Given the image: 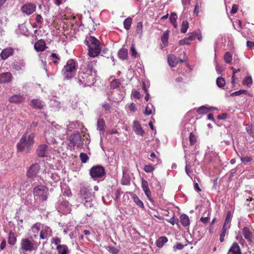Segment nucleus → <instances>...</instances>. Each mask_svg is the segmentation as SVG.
Returning <instances> with one entry per match:
<instances>
[{"mask_svg":"<svg viewBox=\"0 0 254 254\" xmlns=\"http://www.w3.org/2000/svg\"><path fill=\"white\" fill-rule=\"evenodd\" d=\"M25 98L23 95L15 94L9 98V101L12 103L19 104L23 102Z\"/></svg>","mask_w":254,"mask_h":254,"instance_id":"4be33fe9","label":"nucleus"},{"mask_svg":"<svg viewBox=\"0 0 254 254\" xmlns=\"http://www.w3.org/2000/svg\"><path fill=\"white\" fill-rule=\"evenodd\" d=\"M175 215L173 214V216L170 218V219H166V220L170 223V224H171L172 225H174L176 223V219L175 218Z\"/></svg>","mask_w":254,"mask_h":254,"instance_id":"0e129e2a","label":"nucleus"},{"mask_svg":"<svg viewBox=\"0 0 254 254\" xmlns=\"http://www.w3.org/2000/svg\"><path fill=\"white\" fill-rule=\"evenodd\" d=\"M17 239L13 232L10 231L8 235V243L11 245H14L16 244Z\"/></svg>","mask_w":254,"mask_h":254,"instance_id":"cd10ccee","label":"nucleus"},{"mask_svg":"<svg viewBox=\"0 0 254 254\" xmlns=\"http://www.w3.org/2000/svg\"><path fill=\"white\" fill-rule=\"evenodd\" d=\"M177 18L178 16L175 12H172L171 13L169 19L175 28H177L178 27V24L177 23Z\"/></svg>","mask_w":254,"mask_h":254,"instance_id":"c85d7f7f","label":"nucleus"},{"mask_svg":"<svg viewBox=\"0 0 254 254\" xmlns=\"http://www.w3.org/2000/svg\"><path fill=\"white\" fill-rule=\"evenodd\" d=\"M107 250L110 253L113 254H117L119 252V251L118 249H117L116 248H115L112 246H108Z\"/></svg>","mask_w":254,"mask_h":254,"instance_id":"09e8293b","label":"nucleus"},{"mask_svg":"<svg viewBox=\"0 0 254 254\" xmlns=\"http://www.w3.org/2000/svg\"><path fill=\"white\" fill-rule=\"evenodd\" d=\"M133 130L137 135L143 136L144 131L142 129L139 122L135 121L133 122Z\"/></svg>","mask_w":254,"mask_h":254,"instance_id":"412c9836","label":"nucleus"},{"mask_svg":"<svg viewBox=\"0 0 254 254\" xmlns=\"http://www.w3.org/2000/svg\"><path fill=\"white\" fill-rule=\"evenodd\" d=\"M79 157L82 163H85L89 159V157L85 153H81L79 155Z\"/></svg>","mask_w":254,"mask_h":254,"instance_id":"c03bdc74","label":"nucleus"},{"mask_svg":"<svg viewBox=\"0 0 254 254\" xmlns=\"http://www.w3.org/2000/svg\"><path fill=\"white\" fill-rule=\"evenodd\" d=\"M248 91L246 90L241 89L239 91H235L231 94L232 96H239L241 94H246Z\"/></svg>","mask_w":254,"mask_h":254,"instance_id":"3c124183","label":"nucleus"},{"mask_svg":"<svg viewBox=\"0 0 254 254\" xmlns=\"http://www.w3.org/2000/svg\"><path fill=\"white\" fill-rule=\"evenodd\" d=\"M230 226L223 225L221 232L220 234V242H223L224 241V237L227 233L228 230L230 228Z\"/></svg>","mask_w":254,"mask_h":254,"instance_id":"393cba45","label":"nucleus"},{"mask_svg":"<svg viewBox=\"0 0 254 254\" xmlns=\"http://www.w3.org/2000/svg\"><path fill=\"white\" fill-rule=\"evenodd\" d=\"M190 40L189 39H188L187 37L183 39H181V40L179 41V45H190Z\"/></svg>","mask_w":254,"mask_h":254,"instance_id":"603ef678","label":"nucleus"},{"mask_svg":"<svg viewBox=\"0 0 254 254\" xmlns=\"http://www.w3.org/2000/svg\"><path fill=\"white\" fill-rule=\"evenodd\" d=\"M84 139L82 137L81 134L79 132L72 134L69 138V145L74 147L77 146V148L83 147Z\"/></svg>","mask_w":254,"mask_h":254,"instance_id":"0eeeda50","label":"nucleus"},{"mask_svg":"<svg viewBox=\"0 0 254 254\" xmlns=\"http://www.w3.org/2000/svg\"><path fill=\"white\" fill-rule=\"evenodd\" d=\"M225 80L224 78L221 77H219L216 79V84L217 85L220 87L222 88L225 85Z\"/></svg>","mask_w":254,"mask_h":254,"instance_id":"58836bf2","label":"nucleus"},{"mask_svg":"<svg viewBox=\"0 0 254 254\" xmlns=\"http://www.w3.org/2000/svg\"><path fill=\"white\" fill-rule=\"evenodd\" d=\"M25 66V64L23 62L15 61L12 63V66L15 70L19 71L22 70Z\"/></svg>","mask_w":254,"mask_h":254,"instance_id":"a878e982","label":"nucleus"},{"mask_svg":"<svg viewBox=\"0 0 254 254\" xmlns=\"http://www.w3.org/2000/svg\"><path fill=\"white\" fill-rule=\"evenodd\" d=\"M34 137L33 133H30L27 137L26 134L23 135L17 144V150L19 152H23L25 150H29L34 144Z\"/></svg>","mask_w":254,"mask_h":254,"instance_id":"20e7f679","label":"nucleus"},{"mask_svg":"<svg viewBox=\"0 0 254 254\" xmlns=\"http://www.w3.org/2000/svg\"><path fill=\"white\" fill-rule=\"evenodd\" d=\"M189 28V23L187 21H183L181 24V32L185 33Z\"/></svg>","mask_w":254,"mask_h":254,"instance_id":"ea45409f","label":"nucleus"},{"mask_svg":"<svg viewBox=\"0 0 254 254\" xmlns=\"http://www.w3.org/2000/svg\"><path fill=\"white\" fill-rule=\"evenodd\" d=\"M190 142L191 145H193L196 142V138L195 135L192 133L191 132L189 136Z\"/></svg>","mask_w":254,"mask_h":254,"instance_id":"a18cd8bd","label":"nucleus"},{"mask_svg":"<svg viewBox=\"0 0 254 254\" xmlns=\"http://www.w3.org/2000/svg\"><path fill=\"white\" fill-rule=\"evenodd\" d=\"M128 108H129V110L131 111V112H135L136 110H137V108H136V105L134 103H131L129 106H128Z\"/></svg>","mask_w":254,"mask_h":254,"instance_id":"052dcab7","label":"nucleus"},{"mask_svg":"<svg viewBox=\"0 0 254 254\" xmlns=\"http://www.w3.org/2000/svg\"><path fill=\"white\" fill-rule=\"evenodd\" d=\"M247 47L248 49L252 50L254 49V42L251 41H247Z\"/></svg>","mask_w":254,"mask_h":254,"instance_id":"bf43d9fd","label":"nucleus"},{"mask_svg":"<svg viewBox=\"0 0 254 254\" xmlns=\"http://www.w3.org/2000/svg\"><path fill=\"white\" fill-rule=\"evenodd\" d=\"M242 232L245 239L247 240L250 244L254 242V235L248 227H244L242 229Z\"/></svg>","mask_w":254,"mask_h":254,"instance_id":"ddd939ff","label":"nucleus"},{"mask_svg":"<svg viewBox=\"0 0 254 254\" xmlns=\"http://www.w3.org/2000/svg\"><path fill=\"white\" fill-rule=\"evenodd\" d=\"M209 215V212L207 214H206V212L204 213L203 214V216L200 218V221L204 224H207L210 220Z\"/></svg>","mask_w":254,"mask_h":254,"instance_id":"e433bc0d","label":"nucleus"},{"mask_svg":"<svg viewBox=\"0 0 254 254\" xmlns=\"http://www.w3.org/2000/svg\"><path fill=\"white\" fill-rule=\"evenodd\" d=\"M119 57L122 60H125L127 57V50L122 48L118 52Z\"/></svg>","mask_w":254,"mask_h":254,"instance_id":"72a5a7b5","label":"nucleus"},{"mask_svg":"<svg viewBox=\"0 0 254 254\" xmlns=\"http://www.w3.org/2000/svg\"><path fill=\"white\" fill-rule=\"evenodd\" d=\"M52 235V231L50 227L45 226L42 227L40 232V238L41 239L47 240L48 238Z\"/></svg>","mask_w":254,"mask_h":254,"instance_id":"4468645a","label":"nucleus"},{"mask_svg":"<svg viewBox=\"0 0 254 254\" xmlns=\"http://www.w3.org/2000/svg\"><path fill=\"white\" fill-rule=\"evenodd\" d=\"M79 194L83 200L91 198L92 196L90 190L85 187L81 188Z\"/></svg>","mask_w":254,"mask_h":254,"instance_id":"a211bd4d","label":"nucleus"},{"mask_svg":"<svg viewBox=\"0 0 254 254\" xmlns=\"http://www.w3.org/2000/svg\"><path fill=\"white\" fill-rule=\"evenodd\" d=\"M200 10V6L197 3L195 5V8L194 10V13L196 15H198L199 11Z\"/></svg>","mask_w":254,"mask_h":254,"instance_id":"69168bd1","label":"nucleus"},{"mask_svg":"<svg viewBox=\"0 0 254 254\" xmlns=\"http://www.w3.org/2000/svg\"><path fill=\"white\" fill-rule=\"evenodd\" d=\"M34 48L37 52H43L46 48L45 41L43 39L39 40L35 43Z\"/></svg>","mask_w":254,"mask_h":254,"instance_id":"aec40b11","label":"nucleus"},{"mask_svg":"<svg viewBox=\"0 0 254 254\" xmlns=\"http://www.w3.org/2000/svg\"><path fill=\"white\" fill-rule=\"evenodd\" d=\"M50 150V148L47 145L45 144H40L36 150V154L39 157H47Z\"/></svg>","mask_w":254,"mask_h":254,"instance_id":"9d476101","label":"nucleus"},{"mask_svg":"<svg viewBox=\"0 0 254 254\" xmlns=\"http://www.w3.org/2000/svg\"><path fill=\"white\" fill-rule=\"evenodd\" d=\"M37 235L35 234L33 237H31L29 238H23L21 240L20 247V249L23 252H31L33 251H36L40 243H37L35 240H33V238H36Z\"/></svg>","mask_w":254,"mask_h":254,"instance_id":"7ed1b4c3","label":"nucleus"},{"mask_svg":"<svg viewBox=\"0 0 254 254\" xmlns=\"http://www.w3.org/2000/svg\"><path fill=\"white\" fill-rule=\"evenodd\" d=\"M29 105L33 109L37 110H42L46 106L45 103L39 98L32 99Z\"/></svg>","mask_w":254,"mask_h":254,"instance_id":"f8f14e48","label":"nucleus"},{"mask_svg":"<svg viewBox=\"0 0 254 254\" xmlns=\"http://www.w3.org/2000/svg\"><path fill=\"white\" fill-rule=\"evenodd\" d=\"M36 6L35 4L28 3L24 4L21 7L22 11L27 15L33 13L36 10Z\"/></svg>","mask_w":254,"mask_h":254,"instance_id":"2eb2a0df","label":"nucleus"},{"mask_svg":"<svg viewBox=\"0 0 254 254\" xmlns=\"http://www.w3.org/2000/svg\"><path fill=\"white\" fill-rule=\"evenodd\" d=\"M121 190L117 189L115 193V199L116 200H117L119 198V197H120V195H121Z\"/></svg>","mask_w":254,"mask_h":254,"instance_id":"774afa93","label":"nucleus"},{"mask_svg":"<svg viewBox=\"0 0 254 254\" xmlns=\"http://www.w3.org/2000/svg\"><path fill=\"white\" fill-rule=\"evenodd\" d=\"M14 54V49L12 48L8 47L2 50L0 54V57L2 60H6Z\"/></svg>","mask_w":254,"mask_h":254,"instance_id":"f3484780","label":"nucleus"},{"mask_svg":"<svg viewBox=\"0 0 254 254\" xmlns=\"http://www.w3.org/2000/svg\"><path fill=\"white\" fill-rule=\"evenodd\" d=\"M152 112L151 109L148 106H147L146 107V109H145V112H144L145 115L148 116V115H151L152 114Z\"/></svg>","mask_w":254,"mask_h":254,"instance_id":"338daca9","label":"nucleus"},{"mask_svg":"<svg viewBox=\"0 0 254 254\" xmlns=\"http://www.w3.org/2000/svg\"><path fill=\"white\" fill-rule=\"evenodd\" d=\"M132 198L133 201L136 203V205L142 208H144L143 202L135 194H132Z\"/></svg>","mask_w":254,"mask_h":254,"instance_id":"473e14b6","label":"nucleus"},{"mask_svg":"<svg viewBox=\"0 0 254 254\" xmlns=\"http://www.w3.org/2000/svg\"><path fill=\"white\" fill-rule=\"evenodd\" d=\"M90 175L94 180L101 178L105 175V169L101 166H94L90 170Z\"/></svg>","mask_w":254,"mask_h":254,"instance_id":"6e6552de","label":"nucleus"},{"mask_svg":"<svg viewBox=\"0 0 254 254\" xmlns=\"http://www.w3.org/2000/svg\"><path fill=\"white\" fill-rule=\"evenodd\" d=\"M95 74H93V62H83L81 65L78 75L79 82L83 87L90 86L94 83Z\"/></svg>","mask_w":254,"mask_h":254,"instance_id":"f257e3e1","label":"nucleus"},{"mask_svg":"<svg viewBox=\"0 0 254 254\" xmlns=\"http://www.w3.org/2000/svg\"><path fill=\"white\" fill-rule=\"evenodd\" d=\"M77 62L73 59L68 60L62 69V74L65 78L69 79L73 77L76 71Z\"/></svg>","mask_w":254,"mask_h":254,"instance_id":"39448f33","label":"nucleus"},{"mask_svg":"<svg viewBox=\"0 0 254 254\" xmlns=\"http://www.w3.org/2000/svg\"><path fill=\"white\" fill-rule=\"evenodd\" d=\"M180 223L183 226L187 227L190 225V218L187 215L185 214H182L180 216Z\"/></svg>","mask_w":254,"mask_h":254,"instance_id":"b1692460","label":"nucleus"},{"mask_svg":"<svg viewBox=\"0 0 254 254\" xmlns=\"http://www.w3.org/2000/svg\"><path fill=\"white\" fill-rule=\"evenodd\" d=\"M232 69H233V75L232 76V83L233 84H235V73L237 72L240 71V69L238 68L237 69H235L234 67H232Z\"/></svg>","mask_w":254,"mask_h":254,"instance_id":"6e6d98bb","label":"nucleus"},{"mask_svg":"<svg viewBox=\"0 0 254 254\" xmlns=\"http://www.w3.org/2000/svg\"><path fill=\"white\" fill-rule=\"evenodd\" d=\"M141 188L148 200L151 202H153L154 200L151 197V192L149 188L148 183L143 178H141Z\"/></svg>","mask_w":254,"mask_h":254,"instance_id":"9b49d317","label":"nucleus"},{"mask_svg":"<svg viewBox=\"0 0 254 254\" xmlns=\"http://www.w3.org/2000/svg\"><path fill=\"white\" fill-rule=\"evenodd\" d=\"M48 193V188L43 185L37 186L33 189V195L36 199L41 201L46 200Z\"/></svg>","mask_w":254,"mask_h":254,"instance_id":"423d86ee","label":"nucleus"},{"mask_svg":"<svg viewBox=\"0 0 254 254\" xmlns=\"http://www.w3.org/2000/svg\"><path fill=\"white\" fill-rule=\"evenodd\" d=\"M232 214L231 211H228L226 216L225 222L223 225L230 226Z\"/></svg>","mask_w":254,"mask_h":254,"instance_id":"a19ab883","label":"nucleus"},{"mask_svg":"<svg viewBox=\"0 0 254 254\" xmlns=\"http://www.w3.org/2000/svg\"><path fill=\"white\" fill-rule=\"evenodd\" d=\"M169 32V30H167L165 33H164L162 34L161 37V41L165 46H167L168 44Z\"/></svg>","mask_w":254,"mask_h":254,"instance_id":"f704fd0d","label":"nucleus"},{"mask_svg":"<svg viewBox=\"0 0 254 254\" xmlns=\"http://www.w3.org/2000/svg\"><path fill=\"white\" fill-rule=\"evenodd\" d=\"M130 54L131 57H133L134 58H135L136 57L137 52L133 45H132L130 47Z\"/></svg>","mask_w":254,"mask_h":254,"instance_id":"864d4df0","label":"nucleus"},{"mask_svg":"<svg viewBox=\"0 0 254 254\" xmlns=\"http://www.w3.org/2000/svg\"><path fill=\"white\" fill-rule=\"evenodd\" d=\"M121 85V82L119 79H113L110 83V87L111 89H115L119 87Z\"/></svg>","mask_w":254,"mask_h":254,"instance_id":"c9c22d12","label":"nucleus"},{"mask_svg":"<svg viewBox=\"0 0 254 254\" xmlns=\"http://www.w3.org/2000/svg\"><path fill=\"white\" fill-rule=\"evenodd\" d=\"M196 31H193V32H191L190 33V35L189 37H188V39H189L190 41H193L196 38Z\"/></svg>","mask_w":254,"mask_h":254,"instance_id":"4d7b16f0","label":"nucleus"},{"mask_svg":"<svg viewBox=\"0 0 254 254\" xmlns=\"http://www.w3.org/2000/svg\"><path fill=\"white\" fill-rule=\"evenodd\" d=\"M253 83V79L251 76H248L245 77L243 81V84L245 85L250 86Z\"/></svg>","mask_w":254,"mask_h":254,"instance_id":"79ce46f5","label":"nucleus"},{"mask_svg":"<svg viewBox=\"0 0 254 254\" xmlns=\"http://www.w3.org/2000/svg\"><path fill=\"white\" fill-rule=\"evenodd\" d=\"M168 62L170 66L174 67L178 63V59L174 55H169L168 57Z\"/></svg>","mask_w":254,"mask_h":254,"instance_id":"5701e85b","label":"nucleus"},{"mask_svg":"<svg viewBox=\"0 0 254 254\" xmlns=\"http://www.w3.org/2000/svg\"><path fill=\"white\" fill-rule=\"evenodd\" d=\"M40 169V166L38 163H34L31 165L27 169L26 176L28 178L33 179L37 176V174Z\"/></svg>","mask_w":254,"mask_h":254,"instance_id":"1a4fd4ad","label":"nucleus"},{"mask_svg":"<svg viewBox=\"0 0 254 254\" xmlns=\"http://www.w3.org/2000/svg\"><path fill=\"white\" fill-rule=\"evenodd\" d=\"M132 22V18L130 17L125 19L123 22L124 28L127 30H129L130 28Z\"/></svg>","mask_w":254,"mask_h":254,"instance_id":"2f4dec72","label":"nucleus"},{"mask_svg":"<svg viewBox=\"0 0 254 254\" xmlns=\"http://www.w3.org/2000/svg\"><path fill=\"white\" fill-rule=\"evenodd\" d=\"M105 127L106 124L104 119L102 118L99 119L97 121V129L103 132L105 131Z\"/></svg>","mask_w":254,"mask_h":254,"instance_id":"c756f323","label":"nucleus"},{"mask_svg":"<svg viewBox=\"0 0 254 254\" xmlns=\"http://www.w3.org/2000/svg\"><path fill=\"white\" fill-rule=\"evenodd\" d=\"M143 25L142 22H139L137 23L136 27V32L137 34L139 35L140 37H141L142 35L143 30Z\"/></svg>","mask_w":254,"mask_h":254,"instance_id":"4c0bfd02","label":"nucleus"},{"mask_svg":"<svg viewBox=\"0 0 254 254\" xmlns=\"http://www.w3.org/2000/svg\"><path fill=\"white\" fill-rule=\"evenodd\" d=\"M12 75L10 72H3L0 74V83H8L11 81Z\"/></svg>","mask_w":254,"mask_h":254,"instance_id":"dca6fc26","label":"nucleus"},{"mask_svg":"<svg viewBox=\"0 0 254 254\" xmlns=\"http://www.w3.org/2000/svg\"><path fill=\"white\" fill-rule=\"evenodd\" d=\"M253 158L251 156H246L245 157H241V160L242 162L247 163L250 162L252 161Z\"/></svg>","mask_w":254,"mask_h":254,"instance_id":"5fc2aeb1","label":"nucleus"},{"mask_svg":"<svg viewBox=\"0 0 254 254\" xmlns=\"http://www.w3.org/2000/svg\"><path fill=\"white\" fill-rule=\"evenodd\" d=\"M227 254H242L241 250L239 244L236 242L233 243Z\"/></svg>","mask_w":254,"mask_h":254,"instance_id":"6ab92c4d","label":"nucleus"},{"mask_svg":"<svg viewBox=\"0 0 254 254\" xmlns=\"http://www.w3.org/2000/svg\"><path fill=\"white\" fill-rule=\"evenodd\" d=\"M224 61L227 63H230L232 61L231 54L229 52H226L224 55Z\"/></svg>","mask_w":254,"mask_h":254,"instance_id":"8fccbe9b","label":"nucleus"},{"mask_svg":"<svg viewBox=\"0 0 254 254\" xmlns=\"http://www.w3.org/2000/svg\"><path fill=\"white\" fill-rule=\"evenodd\" d=\"M82 202L84 204V206L86 208H90L93 205V203H92V198H89L88 199L83 200Z\"/></svg>","mask_w":254,"mask_h":254,"instance_id":"49530a36","label":"nucleus"},{"mask_svg":"<svg viewBox=\"0 0 254 254\" xmlns=\"http://www.w3.org/2000/svg\"><path fill=\"white\" fill-rule=\"evenodd\" d=\"M239 6L237 4H233L231 10L232 14L236 13L238 10Z\"/></svg>","mask_w":254,"mask_h":254,"instance_id":"680f3d73","label":"nucleus"},{"mask_svg":"<svg viewBox=\"0 0 254 254\" xmlns=\"http://www.w3.org/2000/svg\"><path fill=\"white\" fill-rule=\"evenodd\" d=\"M57 250L59 254H66L68 251V247L65 245H58Z\"/></svg>","mask_w":254,"mask_h":254,"instance_id":"7c9ffc66","label":"nucleus"},{"mask_svg":"<svg viewBox=\"0 0 254 254\" xmlns=\"http://www.w3.org/2000/svg\"><path fill=\"white\" fill-rule=\"evenodd\" d=\"M132 96L136 99H140L141 98V94L140 92L137 90H134L132 93Z\"/></svg>","mask_w":254,"mask_h":254,"instance_id":"13d9d810","label":"nucleus"},{"mask_svg":"<svg viewBox=\"0 0 254 254\" xmlns=\"http://www.w3.org/2000/svg\"><path fill=\"white\" fill-rule=\"evenodd\" d=\"M85 41L88 48V55L93 58L97 57L100 54L101 50L100 41L95 37L92 36L87 37Z\"/></svg>","mask_w":254,"mask_h":254,"instance_id":"f03ea898","label":"nucleus"},{"mask_svg":"<svg viewBox=\"0 0 254 254\" xmlns=\"http://www.w3.org/2000/svg\"><path fill=\"white\" fill-rule=\"evenodd\" d=\"M167 241L168 239L167 237L164 236L160 237L156 241V246L157 247L161 248Z\"/></svg>","mask_w":254,"mask_h":254,"instance_id":"bb28decb","label":"nucleus"},{"mask_svg":"<svg viewBox=\"0 0 254 254\" xmlns=\"http://www.w3.org/2000/svg\"><path fill=\"white\" fill-rule=\"evenodd\" d=\"M210 109L208 108L205 106H201L198 108L197 111V112L198 114H203L206 113L207 112L209 111Z\"/></svg>","mask_w":254,"mask_h":254,"instance_id":"37998d69","label":"nucleus"},{"mask_svg":"<svg viewBox=\"0 0 254 254\" xmlns=\"http://www.w3.org/2000/svg\"><path fill=\"white\" fill-rule=\"evenodd\" d=\"M143 170L146 173H151L154 170V168L151 164L145 165Z\"/></svg>","mask_w":254,"mask_h":254,"instance_id":"de8ad7c7","label":"nucleus"},{"mask_svg":"<svg viewBox=\"0 0 254 254\" xmlns=\"http://www.w3.org/2000/svg\"><path fill=\"white\" fill-rule=\"evenodd\" d=\"M35 20L37 23L42 24L43 23V18L40 14H37Z\"/></svg>","mask_w":254,"mask_h":254,"instance_id":"e2e57ef3","label":"nucleus"}]
</instances>
